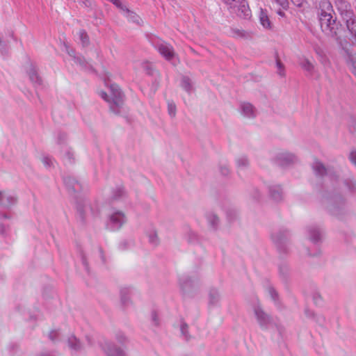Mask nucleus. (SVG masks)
Masks as SVG:
<instances>
[{
  "label": "nucleus",
  "mask_w": 356,
  "mask_h": 356,
  "mask_svg": "<svg viewBox=\"0 0 356 356\" xmlns=\"http://www.w3.org/2000/svg\"><path fill=\"white\" fill-rule=\"evenodd\" d=\"M320 6L321 8H323L321 9V12L319 13V21L322 31L327 36L335 38L338 40V27L336 20L333 19L331 14V12L332 11V6L330 2H323Z\"/></svg>",
  "instance_id": "1"
},
{
  "label": "nucleus",
  "mask_w": 356,
  "mask_h": 356,
  "mask_svg": "<svg viewBox=\"0 0 356 356\" xmlns=\"http://www.w3.org/2000/svg\"><path fill=\"white\" fill-rule=\"evenodd\" d=\"M101 97L109 104L110 110L115 114L120 113V108L124 102V95L119 86L111 84L109 87V95L104 91L99 93Z\"/></svg>",
  "instance_id": "2"
},
{
  "label": "nucleus",
  "mask_w": 356,
  "mask_h": 356,
  "mask_svg": "<svg viewBox=\"0 0 356 356\" xmlns=\"http://www.w3.org/2000/svg\"><path fill=\"white\" fill-rule=\"evenodd\" d=\"M225 3L229 6L232 12L235 13L239 17L250 19L251 10L245 0H225Z\"/></svg>",
  "instance_id": "3"
},
{
  "label": "nucleus",
  "mask_w": 356,
  "mask_h": 356,
  "mask_svg": "<svg viewBox=\"0 0 356 356\" xmlns=\"http://www.w3.org/2000/svg\"><path fill=\"white\" fill-rule=\"evenodd\" d=\"M127 217L124 212L112 210L108 215L107 228L111 231H118L126 223Z\"/></svg>",
  "instance_id": "4"
},
{
  "label": "nucleus",
  "mask_w": 356,
  "mask_h": 356,
  "mask_svg": "<svg viewBox=\"0 0 356 356\" xmlns=\"http://www.w3.org/2000/svg\"><path fill=\"white\" fill-rule=\"evenodd\" d=\"M288 238L289 232L286 229H280L271 234V239L281 254H286L288 252Z\"/></svg>",
  "instance_id": "5"
},
{
  "label": "nucleus",
  "mask_w": 356,
  "mask_h": 356,
  "mask_svg": "<svg viewBox=\"0 0 356 356\" xmlns=\"http://www.w3.org/2000/svg\"><path fill=\"white\" fill-rule=\"evenodd\" d=\"M77 216L82 224H85L88 217L94 214L90 203L87 200H82L76 202Z\"/></svg>",
  "instance_id": "6"
},
{
  "label": "nucleus",
  "mask_w": 356,
  "mask_h": 356,
  "mask_svg": "<svg viewBox=\"0 0 356 356\" xmlns=\"http://www.w3.org/2000/svg\"><path fill=\"white\" fill-rule=\"evenodd\" d=\"M99 345L106 356H126L124 351L112 341L104 340Z\"/></svg>",
  "instance_id": "7"
},
{
  "label": "nucleus",
  "mask_w": 356,
  "mask_h": 356,
  "mask_svg": "<svg viewBox=\"0 0 356 356\" xmlns=\"http://www.w3.org/2000/svg\"><path fill=\"white\" fill-rule=\"evenodd\" d=\"M254 313L257 323L262 329H267L272 323L271 316L266 313L260 306L254 307Z\"/></svg>",
  "instance_id": "8"
},
{
  "label": "nucleus",
  "mask_w": 356,
  "mask_h": 356,
  "mask_svg": "<svg viewBox=\"0 0 356 356\" xmlns=\"http://www.w3.org/2000/svg\"><path fill=\"white\" fill-rule=\"evenodd\" d=\"M179 283L183 293L191 294L197 287V282L187 275H182L179 277Z\"/></svg>",
  "instance_id": "9"
},
{
  "label": "nucleus",
  "mask_w": 356,
  "mask_h": 356,
  "mask_svg": "<svg viewBox=\"0 0 356 356\" xmlns=\"http://www.w3.org/2000/svg\"><path fill=\"white\" fill-rule=\"evenodd\" d=\"M275 160L279 165L286 167L296 163L297 157L292 153L281 152L277 154Z\"/></svg>",
  "instance_id": "10"
},
{
  "label": "nucleus",
  "mask_w": 356,
  "mask_h": 356,
  "mask_svg": "<svg viewBox=\"0 0 356 356\" xmlns=\"http://www.w3.org/2000/svg\"><path fill=\"white\" fill-rule=\"evenodd\" d=\"M17 202V197L14 194L7 191H0V206L4 208H10Z\"/></svg>",
  "instance_id": "11"
},
{
  "label": "nucleus",
  "mask_w": 356,
  "mask_h": 356,
  "mask_svg": "<svg viewBox=\"0 0 356 356\" xmlns=\"http://www.w3.org/2000/svg\"><path fill=\"white\" fill-rule=\"evenodd\" d=\"M156 49L166 59L171 60L174 56L175 52L172 47L165 42H161L156 44Z\"/></svg>",
  "instance_id": "12"
},
{
  "label": "nucleus",
  "mask_w": 356,
  "mask_h": 356,
  "mask_svg": "<svg viewBox=\"0 0 356 356\" xmlns=\"http://www.w3.org/2000/svg\"><path fill=\"white\" fill-rule=\"evenodd\" d=\"M63 181L70 193H76L82 190L81 184L73 177H65Z\"/></svg>",
  "instance_id": "13"
},
{
  "label": "nucleus",
  "mask_w": 356,
  "mask_h": 356,
  "mask_svg": "<svg viewBox=\"0 0 356 356\" xmlns=\"http://www.w3.org/2000/svg\"><path fill=\"white\" fill-rule=\"evenodd\" d=\"M344 205V200L341 196H336L334 197V202L331 203L328 206V211L334 216H339L340 211Z\"/></svg>",
  "instance_id": "14"
},
{
  "label": "nucleus",
  "mask_w": 356,
  "mask_h": 356,
  "mask_svg": "<svg viewBox=\"0 0 356 356\" xmlns=\"http://www.w3.org/2000/svg\"><path fill=\"white\" fill-rule=\"evenodd\" d=\"M269 195L275 201L279 202L283 198L282 188L280 185H271L268 187Z\"/></svg>",
  "instance_id": "15"
},
{
  "label": "nucleus",
  "mask_w": 356,
  "mask_h": 356,
  "mask_svg": "<svg viewBox=\"0 0 356 356\" xmlns=\"http://www.w3.org/2000/svg\"><path fill=\"white\" fill-rule=\"evenodd\" d=\"M31 81L38 86H41L42 83V78L38 75L36 67L31 64L29 70H27Z\"/></svg>",
  "instance_id": "16"
},
{
  "label": "nucleus",
  "mask_w": 356,
  "mask_h": 356,
  "mask_svg": "<svg viewBox=\"0 0 356 356\" xmlns=\"http://www.w3.org/2000/svg\"><path fill=\"white\" fill-rule=\"evenodd\" d=\"M131 289L129 287H122L120 290V302L123 307H127L131 305L130 300Z\"/></svg>",
  "instance_id": "17"
},
{
  "label": "nucleus",
  "mask_w": 356,
  "mask_h": 356,
  "mask_svg": "<svg viewBox=\"0 0 356 356\" xmlns=\"http://www.w3.org/2000/svg\"><path fill=\"white\" fill-rule=\"evenodd\" d=\"M241 113L246 118H254L255 110L254 106L248 102H243L241 104Z\"/></svg>",
  "instance_id": "18"
},
{
  "label": "nucleus",
  "mask_w": 356,
  "mask_h": 356,
  "mask_svg": "<svg viewBox=\"0 0 356 356\" xmlns=\"http://www.w3.org/2000/svg\"><path fill=\"white\" fill-rule=\"evenodd\" d=\"M312 169L314 172V174L318 177H323L325 175L327 172V168L325 167V165L319 161L316 160L312 163Z\"/></svg>",
  "instance_id": "19"
},
{
  "label": "nucleus",
  "mask_w": 356,
  "mask_h": 356,
  "mask_svg": "<svg viewBox=\"0 0 356 356\" xmlns=\"http://www.w3.org/2000/svg\"><path fill=\"white\" fill-rule=\"evenodd\" d=\"M67 344L70 348L74 352H78L83 349L81 341L74 335L68 338Z\"/></svg>",
  "instance_id": "20"
},
{
  "label": "nucleus",
  "mask_w": 356,
  "mask_h": 356,
  "mask_svg": "<svg viewBox=\"0 0 356 356\" xmlns=\"http://www.w3.org/2000/svg\"><path fill=\"white\" fill-rule=\"evenodd\" d=\"M220 300V294L218 289L212 288L209 292V303L210 305L216 306Z\"/></svg>",
  "instance_id": "21"
},
{
  "label": "nucleus",
  "mask_w": 356,
  "mask_h": 356,
  "mask_svg": "<svg viewBox=\"0 0 356 356\" xmlns=\"http://www.w3.org/2000/svg\"><path fill=\"white\" fill-rule=\"evenodd\" d=\"M259 21L264 28L267 29H270L272 28L271 22L268 16L267 11L262 8H261L259 13Z\"/></svg>",
  "instance_id": "22"
},
{
  "label": "nucleus",
  "mask_w": 356,
  "mask_h": 356,
  "mask_svg": "<svg viewBox=\"0 0 356 356\" xmlns=\"http://www.w3.org/2000/svg\"><path fill=\"white\" fill-rule=\"evenodd\" d=\"M309 239L313 243L318 242L321 238V233L320 230L316 227H311L308 229Z\"/></svg>",
  "instance_id": "23"
},
{
  "label": "nucleus",
  "mask_w": 356,
  "mask_h": 356,
  "mask_svg": "<svg viewBox=\"0 0 356 356\" xmlns=\"http://www.w3.org/2000/svg\"><path fill=\"white\" fill-rule=\"evenodd\" d=\"M300 67L309 75H312L314 69V65L306 58L300 59Z\"/></svg>",
  "instance_id": "24"
},
{
  "label": "nucleus",
  "mask_w": 356,
  "mask_h": 356,
  "mask_svg": "<svg viewBox=\"0 0 356 356\" xmlns=\"http://www.w3.org/2000/svg\"><path fill=\"white\" fill-rule=\"evenodd\" d=\"M237 167L240 170H245L250 165V162L246 156H240L236 159Z\"/></svg>",
  "instance_id": "25"
},
{
  "label": "nucleus",
  "mask_w": 356,
  "mask_h": 356,
  "mask_svg": "<svg viewBox=\"0 0 356 356\" xmlns=\"http://www.w3.org/2000/svg\"><path fill=\"white\" fill-rule=\"evenodd\" d=\"M115 339L118 343L122 346H124L125 344L129 342V338L126 336V334L120 331H116L115 333Z\"/></svg>",
  "instance_id": "26"
},
{
  "label": "nucleus",
  "mask_w": 356,
  "mask_h": 356,
  "mask_svg": "<svg viewBox=\"0 0 356 356\" xmlns=\"http://www.w3.org/2000/svg\"><path fill=\"white\" fill-rule=\"evenodd\" d=\"M207 219L210 227L213 229L216 230L218 228L219 224L218 217L214 213H209L207 216Z\"/></svg>",
  "instance_id": "27"
},
{
  "label": "nucleus",
  "mask_w": 356,
  "mask_h": 356,
  "mask_svg": "<svg viewBox=\"0 0 356 356\" xmlns=\"http://www.w3.org/2000/svg\"><path fill=\"white\" fill-rule=\"evenodd\" d=\"M125 195V191L122 186H118L112 192V199L117 200Z\"/></svg>",
  "instance_id": "28"
},
{
  "label": "nucleus",
  "mask_w": 356,
  "mask_h": 356,
  "mask_svg": "<svg viewBox=\"0 0 356 356\" xmlns=\"http://www.w3.org/2000/svg\"><path fill=\"white\" fill-rule=\"evenodd\" d=\"M79 39L81 42L83 47H87L89 45L90 38H89L88 33H86V31L85 30H83V29L79 30Z\"/></svg>",
  "instance_id": "29"
},
{
  "label": "nucleus",
  "mask_w": 356,
  "mask_h": 356,
  "mask_svg": "<svg viewBox=\"0 0 356 356\" xmlns=\"http://www.w3.org/2000/svg\"><path fill=\"white\" fill-rule=\"evenodd\" d=\"M181 86L187 92H191V91L192 90V85L189 77L185 76L182 77Z\"/></svg>",
  "instance_id": "30"
},
{
  "label": "nucleus",
  "mask_w": 356,
  "mask_h": 356,
  "mask_svg": "<svg viewBox=\"0 0 356 356\" xmlns=\"http://www.w3.org/2000/svg\"><path fill=\"white\" fill-rule=\"evenodd\" d=\"M279 272L282 279L286 281L289 275V268L286 264H282L279 266Z\"/></svg>",
  "instance_id": "31"
},
{
  "label": "nucleus",
  "mask_w": 356,
  "mask_h": 356,
  "mask_svg": "<svg viewBox=\"0 0 356 356\" xmlns=\"http://www.w3.org/2000/svg\"><path fill=\"white\" fill-rule=\"evenodd\" d=\"M186 238L189 243H195L198 242V236L197 234L192 230H188V232H187L186 234Z\"/></svg>",
  "instance_id": "32"
},
{
  "label": "nucleus",
  "mask_w": 356,
  "mask_h": 356,
  "mask_svg": "<svg viewBox=\"0 0 356 356\" xmlns=\"http://www.w3.org/2000/svg\"><path fill=\"white\" fill-rule=\"evenodd\" d=\"M176 105L174 102H168V114L172 117L174 118L176 115Z\"/></svg>",
  "instance_id": "33"
},
{
  "label": "nucleus",
  "mask_w": 356,
  "mask_h": 356,
  "mask_svg": "<svg viewBox=\"0 0 356 356\" xmlns=\"http://www.w3.org/2000/svg\"><path fill=\"white\" fill-rule=\"evenodd\" d=\"M180 330H181V334L186 339H188V338H189L188 325L186 323H184V322L181 323V324L180 325Z\"/></svg>",
  "instance_id": "34"
},
{
  "label": "nucleus",
  "mask_w": 356,
  "mask_h": 356,
  "mask_svg": "<svg viewBox=\"0 0 356 356\" xmlns=\"http://www.w3.org/2000/svg\"><path fill=\"white\" fill-rule=\"evenodd\" d=\"M345 184L347 186V187L351 192L356 191V182L355 180L348 179L345 181Z\"/></svg>",
  "instance_id": "35"
},
{
  "label": "nucleus",
  "mask_w": 356,
  "mask_h": 356,
  "mask_svg": "<svg viewBox=\"0 0 356 356\" xmlns=\"http://www.w3.org/2000/svg\"><path fill=\"white\" fill-rule=\"evenodd\" d=\"M73 60L75 63L79 65L82 67H85L87 65V62L82 56H73Z\"/></svg>",
  "instance_id": "36"
},
{
  "label": "nucleus",
  "mask_w": 356,
  "mask_h": 356,
  "mask_svg": "<svg viewBox=\"0 0 356 356\" xmlns=\"http://www.w3.org/2000/svg\"><path fill=\"white\" fill-rule=\"evenodd\" d=\"M42 162L47 168H49L53 166V159L51 157L44 156L42 159Z\"/></svg>",
  "instance_id": "37"
},
{
  "label": "nucleus",
  "mask_w": 356,
  "mask_h": 356,
  "mask_svg": "<svg viewBox=\"0 0 356 356\" xmlns=\"http://www.w3.org/2000/svg\"><path fill=\"white\" fill-rule=\"evenodd\" d=\"M149 241L152 245H157L159 243L157 234L156 232L150 234L149 236Z\"/></svg>",
  "instance_id": "38"
},
{
  "label": "nucleus",
  "mask_w": 356,
  "mask_h": 356,
  "mask_svg": "<svg viewBox=\"0 0 356 356\" xmlns=\"http://www.w3.org/2000/svg\"><path fill=\"white\" fill-rule=\"evenodd\" d=\"M236 211L234 209H230L227 211V217L229 221H232L236 218Z\"/></svg>",
  "instance_id": "39"
},
{
  "label": "nucleus",
  "mask_w": 356,
  "mask_h": 356,
  "mask_svg": "<svg viewBox=\"0 0 356 356\" xmlns=\"http://www.w3.org/2000/svg\"><path fill=\"white\" fill-rule=\"evenodd\" d=\"M65 158L67 159V162L70 163H74V153L71 152V150H67L65 154Z\"/></svg>",
  "instance_id": "40"
},
{
  "label": "nucleus",
  "mask_w": 356,
  "mask_h": 356,
  "mask_svg": "<svg viewBox=\"0 0 356 356\" xmlns=\"http://www.w3.org/2000/svg\"><path fill=\"white\" fill-rule=\"evenodd\" d=\"M152 322L154 326H159V320L157 313L155 311H152L151 314Z\"/></svg>",
  "instance_id": "41"
},
{
  "label": "nucleus",
  "mask_w": 356,
  "mask_h": 356,
  "mask_svg": "<svg viewBox=\"0 0 356 356\" xmlns=\"http://www.w3.org/2000/svg\"><path fill=\"white\" fill-rule=\"evenodd\" d=\"M276 65L278 68V74L280 76H284L285 75L284 70V65L280 60H277Z\"/></svg>",
  "instance_id": "42"
},
{
  "label": "nucleus",
  "mask_w": 356,
  "mask_h": 356,
  "mask_svg": "<svg viewBox=\"0 0 356 356\" xmlns=\"http://www.w3.org/2000/svg\"><path fill=\"white\" fill-rule=\"evenodd\" d=\"M58 337V330H53L50 331V332L49 333V339L53 342L56 341V339Z\"/></svg>",
  "instance_id": "43"
},
{
  "label": "nucleus",
  "mask_w": 356,
  "mask_h": 356,
  "mask_svg": "<svg viewBox=\"0 0 356 356\" xmlns=\"http://www.w3.org/2000/svg\"><path fill=\"white\" fill-rule=\"evenodd\" d=\"M66 138L67 135L65 133L60 132L57 136V143L58 144H62L66 140Z\"/></svg>",
  "instance_id": "44"
},
{
  "label": "nucleus",
  "mask_w": 356,
  "mask_h": 356,
  "mask_svg": "<svg viewBox=\"0 0 356 356\" xmlns=\"http://www.w3.org/2000/svg\"><path fill=\"white\" fill-rule=\"evenodd\" d=\"M81 261H82V264H83V265L84 266L86 270L88 273H89V266H88V261H87L86 257V255L84 254V253H83V252H81Z\"/></svg>",
  "instance_id": "45"
},
{
  "label": "nucleus",
  "mask_w": 356,
  "mask_h": 356,
  "mask_svg": "<svg viewBox=\"0 0 356 356\" xmlns=\"http://www.w3.org/2000/svg\"><path fill=\"white\" fill-rule=\"evenodd\" d=\"M220 172L222 175L227 176L229 174V169L227 165H222L220 166Z\"/></svg>",
  "instance_id": "46"
},
{
  "label": "nucleus",
  "mask_w": 356,
  "mask_h": 356,
  "mask_svg": "<svg viewBox=\"0 0 356 356\" xmlns=\"http://www.w3.org/2000/svg\"><path fill=\"white\" fill-rule=\"evenodd\" d=\"M268 293L270 295L272 299L275 301L278 297V294L275 289L273 287H269Z\"/></svg>",
  "instance_id": "47"
},
{
  "label": "nucleus",
  "mask_w": 356,
  "mask_h": 356,
  "mask_svg": "<svg viewBox=\"0 0 356 356\" xmlns=\"http://www.w3.org/2000/svg\"><path fill=\"white\" fill-rule=\"evenodd\" d=\"M313 320H314L319 325H323L325 321L324 316L317 314H316V316L313 318Z\"/></svg>",
  "instance_id": "48"
},
{
  "label": "nucleus",
  "mask_w": 356,
  "mask_h": 356,
  "mask_svg": "<svg viewBox=\"0 0 356 356\" xmlns=\"http://www.w3.org/2000/svg\"><path fill=\"white\" fill-rule=\"evenodd\" d=\"M349 159L350 161L356 166V151L353 150L350 153Z\"/></svg>",
  "instance_id": "49"
},
{
  "label": "nucleus",
  "mask_w": 356,
  "mask_h": 356,
  "mask_svg": "<svg viewBox=\"0 0 356 356\" xmlns=\"http://www.w3.org/2000/svg\"><path fill=\"white\" fill-rule=\"evenodd\" d=\"M305 314L307 318H309L312 319H313V318H314L316 316V314L307 308L305 309Z\"/></svg>",
  "instance_id": "50"
},
{
  "label": "nucleus",
  "mask_w": 356,
  "mask_h": 356,
  "mask_svg": "<svg viewBox=\"0 0 356 356\" xmlns=\"http://www.w3.org/2000/svg\"><path fill=\"white\" fill-rule=\"evenodd\" d=\"M6 49V44L0 38V53L3 54Z\"/></svg>",
  "instance_id": "51"
},
{
  "label": "nucleus",
  "mask_w": 356,
  "mask_h": 356,
  "mask_svg": "<svg viewBox=\"0 0 356 356\" xmlns=\"http://www.w3.org/2000/svg\"><path fill=\"white\" fill-rule=\"evenodd\" d=\"M292 3L294 4V6L297 7H302L305 0H291Z\"/></svg>",
  "instance_id": "52"
},
{
  "label": "nucleus",
  "mask_w": 356,
  "mask_h": 356,
  "mask_svg": "<svg viewBox=\"0 0 356 356\" xmlns=\"http://www.w3.org/2000/svg\"><path fill=\"white\" fill-rule=\"evenodd\" d=\"M313 299L316 305L319 304L320 302L321 301V297L318 294H314L313 296Z\"/></svg>",
  "instance_id": "53"
},
{
  "label": "nucleus",
  "mask_w": 356,
  "mask_h": 356,
  "mask_svg": "<svg viewBox=\"0 0 356 356\" xmlns=\"http://www.w3.org/2000/svg\"><path fill=\"white\" fill-rule=\"evenodd\" d=\"M81 1H82L83 4L86 7H91L92 5V0H81Z\"/></svg>",
  "instance_id": "54"
},
{
  "label": "nucleus",
  "mask_w": 356,
  "mask_h": 356,
  "mask_svg": "<svg viewBox=\"0 0 356 356\" xmlns=\"http://www.w3.org/2000/svg\"><path fill=\"white\" fill-rule=\"evenodd\" d=\"M253 193H254V198L255 200H259V197H260V193H259V191L257 188H254L253 189Z\"/></svg>",
  "instance_id": "55"
},
{
  "label": "nucleus",
  "mask_w": 356,
  "mask_h": 356,
  "mask_svg": "<svg viewBox=\"0 0 356 356\" xmlns=\"http://www.w3.org/2000/svg\"><path fill=\"white\" fill-rule=\"evenodd\" d=\"M99 253H100V257H101V259H102V262L103 263H106V258H105V256H104V254L102 248H99Z\"/></svg>",
  "instance_id": "56"
},
{
  "label": "nucleus",
  "mask_w": 356,
  "mask_h": 356,
  "mask_svg": "<svg viewBox=\"0 0 356 356\" xmlns=\"http://www.w3.org/2000/svg\"><path fill=\"white\" fill-rule=\"evenodd\" d=\"M99 253H100V257H101V259H102V262L103 263H106V258H105V256H104V254L102 248H99Z\"/></svg>",
  "instance_id": "57"
},
{
  "label": "nucleus",
  "mask_w": 356,
  "mask_h": 356,
  "mask_svg": "<svg viewBox=\"0 0 356 356\" xmlns=\"http://www.w3.org/2000/svg\"><path fill=\"white\" fill-rule=\"evenodd\" d=\"M38 356H54L50 353H42Z\"/></svg>",
  "instance_id": "58"
},
{
  "label": "nucleus",
  "mask_w": 356,
  "mask_h": 356,
  "mask_svg": "<svg viewBox=\"0 0 356 356\" xmlns=\"http://www.w3.org/2000/svg\"><path fill=\"white\" fill-rule=\"evenodd\" d=\"M67 53L68 54L72 56L73 58V56H76L75 55V51L72 49L70 50V51H67Z\"/></svg>",
  "instance_id": "59"
},
{
  "label": "nucleus",
  "mask_w": 356,
  "mask_h": 356,
  "mask_svg": "<svg viewBox=\"0 0 356 356\" xmlns=\"http://www.w3.org/2000/svg\"><path fill=\"white\" fill-rule=\"evenodd\" d=\"M110 1L117 6H118V4L120 3V1L118 0H110Z\"/></svg>",
  "instance_id": "60"
},
{
  "label": "nucleus",
  "mask_w": 356,
  "mask_h": 356,
  "mask_svg": "<svg viewBox=\"0 0 356 356\" xmlns=\"http://www.w3.org/2000/svg\"><path fill=\"white\" fill-rule=\"evenodd\" d=\"M110 1L117 6H118V4L120 3V1L118 0H110Z\"/></svg>",
  "instance_id": "61"
},
{
  "label": "nucleus",
  "mask_w": 356,
  "mask_h": 356,
  "mask_svg": "<svg viewBox=\"0 0 356 356\" xmlns=\"http://www.w3.org/2000/svg\"><path fill=\"white\" fill-rule=\"evenodd\" d=\"M110 1L117 6H118V4L120 3V1L118 0H110Z\"/></svg>",
  "instance_id": "62"
},
{
  "label": "nucleus",
  "mask_w": 356,
  "mask_h": 356,
  "mask_svg": "<svg viewBox=\"0 0 356 356\" xmlns=\"http://www.w3.org/2000/svg\"><path fill=\"white\" fill-rule=\"evenodd\" d=\"M3 226L1 224H0V232L3 233Z\"/></svg>",
  "instance_id": "63"
},
{
  "label": "nucleus",
  "mask_w": 356,
  "mask_h": 356,
  "mask_svg": "<svg viewBox=\"0 0 356 356\" xmlns=\"http://www.w3.org/2000/svg\"><path fill=\"white\" fill-rule=\"evenodd\" d=\"M277 14H278L279 15H281V16H284V12H282V11H281V10L278 11V12H277Z\"/></svg>",
  "instance_id": "64"
}]
</instances>
